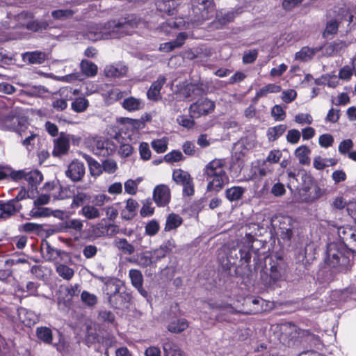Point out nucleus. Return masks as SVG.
<instances>
[{"label":"nucleus","instance_id":"f257e3e1","mask_svg":"<svg viewBox=\"0 0 356 356\" xmlns=\"http://www.w3.org/2000/svg\"><path fill=\"white\" fill-rule=\"evenodd\" d=\"M134 27L131 19L123 18L108 21L104 23H89L85 31V36L92 42L120 38L130 33L129 29Z\"/></svg>","mask_w":356,"mask_h":356},{"label":"nucleus","instance_id":"f03ea898","mask_svg":"<svg viewBox=\"0 0 356 356\" xmlns=\"http://www.w3.org/2000/svg\"><path fill=\"white\" fill-rule=\"evenodd\" d=\"M224 159H215L206 165L203 170L207 177L208 191L219 192L229 181Z\"/></svg>","mask_w":356,"mask_h":356},{"label":"nucleus","instance_id":"7ed1b4c3","mask_svg":"<svg viewBox=\"0 0 356 356\" xmlns=\"http://www.w3.org/2000/svg\"><path fill=\"white\" fill-rule=\"evenodd\" d=\"M350 254L341 244L331 243L327 247L325 263L330 268L343 271L349 265Z\"/></svg>","mask_w":356,"mask_h":356},{"label":"nucleus","instance_id":"20e7f679","mask_svg":"<svg viewBox=\"0 0 356 356\" xmlns=\"http://www.w3.org/2000/svg\"><path fill=\"white\" fill-rule=\"evenodd\" d=\"M280 330L282 332L281 341L284 344L291 348L300 347L305 334L304 330L290 323L282 324Z\"/></svg>","mask_w":356,"mask_h":356},{"label":"nucleus","instance_id":"39448f33","mask_svg":"<svg viewBox=\"0 0 356 356\" xmlns=\"http://www.w3.org/2000/svg\"><path fill=\"white\" fill-rule=\"evenodd\" d=\"M193 12L195 15L191 19L193 26H197L205 20L210 19L214 15L212 0H191Z\"/></svg>","mask_w":356,"mask_h":356},{"label":"nucleus","instance_id":"423d86ee","mask_svg":"<svg viewBox=\"0 0 356 356\" xmlns=\"http://www.w3.org/2000/svg\"><path fill=\"white\" fill-rule=\"evenodd\" d=\"M291 222L289 216H277L272 220V225L282 239L289 241L293 236Z\"/></svg>","mask_w":356,"mask_h":356},{"label":"nucleus","instance_id":"0eeeda50","mask_svg":"<svg viewBox=\"0 0 356 356\" xmlns=\"http://www.w3.org/2000/svg\"><path fill=\"white\" fill-rule=\"evenodd\" d=\"M173 180L183 186V194L191 196L194 194V185L190 174L181 169H177L172 173Z\"/></svg>","mask_w":356,"mask_h":356},{"label":"nucleus","instance_id":"6e6552de","mask_svg":"<svg viewBox=\"0 0 356 356\" xmlns=\"http://www.w3.org/2000/svg\"><path fill=\"white\" fill-rule=\"evenodd\" d=\"M13 177L15 179H24L27 181L32 190L36 188L37 186L40 184L43 179L42 173L38 170H19L13 173Z\"/></svg>","mask_w":356,"mask_h":356},{"label":"nucleus","instance_id":"1a4fd4ad","mask_svg":"<svg viewBox=\"0 0 356 356\" xmlns=\"http://www.w3.org/2000/svg\"><path fill=\"white\" fill-rule=\"evenodd\" d=\"M214 108L215 103L213 101L202 97L190 106L189 111L191 115L198 117L211 113Z\"/></svg>","mask_w":356,"mask_h":356},{"label":"nucleus","instance_id":"9d476101","mask_svg":"<svg viewBox=\"0 0 356 356\" xmlns=\"http://www.w3.org/2000/svg\"><path fill=\"white\" fill-rule=\"evenodd\" d=\"M85 173L86 168L83 163L77 159L73 160L65 171L66 177L74 182L81 181Z\"/></svg>","mask_w":356,"mask_h":356},{"label":"nucleus","instance_id":"9b49d317","mask_svg":"<svg viewBox=\"0 0 356 356\" xmlns=\"http://www.w3.org/2000/svg\"><path fill=\"white\" fill-rule=\"evenodd\" d=\"M116 148L117 147L113 141L103 138H97L95 140L93 152L99 156H107L112 154Z\"/></svg>","mask_w":356,"mask_h":356},{"label":"nucleus","instance_id":"f8f14e48","mask_svg":"<svg viewBox=\"0 0 356 356\" xmlns=\"http://www.w3.org/2000/svg\"><path fill=\"white\" fill-rule=\"evenodd\" d=\"M188 27L189 23L186 24V21L183 18L178 17L168 19L167 22L161 24L159 29L166 35H169L174 34V31L176 29H184Z\"/></svg>","mask_w":356,"mask_h":356},{"label":"nucleus","instance_id":"ddd939ff","mask_svg":"<svg viewBox=\"0 0 356 356\" xmlns=\"http://www.w3.org/2000/svg\"><path fill=\"white\" fill-rule=\"evenodd\" d=\"M100 91L105 103L108 105L121 99L125 94L124 92L121 91L119 88L107 84L102 86Z\"/></svg>","mask_w":356,"mask_h":356},{"label":"nucleus","instance_id":"4468645a","mask_svg":"<svg viewBox=\"0 0 356 356\" xmlns=\"http://www.w3.org/2000/svg\"><path fill=\"white\" fill-rule=\"evenodd\" d=\"M153 198L159 207H164L170 200V191L168 186L161 184L154 189Z\"/></svg>","mask_w":356,"mask_h":356},{"label":"nucleus","instance_id":"2eb2a0df","mask_svg":"<svg viewBox=\"0 0 356 356\" xmlns=\"http://www.w3.org/2000/svg\"><path fill=\"white\" fill-rule=\"evenodd\" d=\"M272 261L270 277L275 282L284 278L286 266L283 259L280 257H276V260H273Z\"/></svg>","mask_w":356,"mask_h":356},{"label":"nucleus","instance_id":"dca6fc26","mask_svg":"<svg viewBox=\"0 0 356 356\" xmlns=\"http://www.w3.org/2000/svg\"><path fill=\"white\" fill-rule=\"evenodd\" d=\"M3 121L8 129L17 132H21L22 131V127L26 122V120L24 118L17 115L13 112H10L9 114L4 116Z\"/></svg>","mask_w":356,"mask_h":356},{"label":"nucleus","instance_id":"f3484780","mask_svg":"<svg viewBox=\"0 0 356 356\" xmlns=\"http://www.w3.org/2000/svg\"><path fill=\"white\" fill-rule=\"evenodd\" d=\"M245 305L250 307L248 310L243 311L245 314H256L266 311L267 309L266 300L260 297L248 298L245 300Z\"/></svg>","mask_w":356,"mask_h":356},{"label":"nucleus","instance_id":"a211bd4d","mask_svg":"<svg viewBox=\"0 0 356 356\" xmlns=\"http://www.w3.org/2000/svg\"><path fill=\"white\" fill-rule=\"evenodd\" d=\"M70 135L61 133L60 136L54 140L53 155L59 156L66 154L70 148Z\"/></svg>","mask_w":356,"mask_h":356},{"label":"nucleus","instance_id":"6ab92c4d","mask_svg":"<svg viewBox=\"0 0 356 356\" xmlns=\"http://www.w3.org/2000/svg\"><path fill=\"white\" fill-rule=\"evenodd\" d=\"M97 279L104 284L102 289L106 300L120 291L121 286L116 280L104 277H98Z\"/></svg>","mask_w":356,"mask_h":356},{"label":"nucleus","instance_id":"aec40b11","mask_svg":"<svg viewBox=\"0 0 356 356\" xmlns=\"http://www.w3.org/2000/svg\"><path fill=\"white\" fill-rule=\"evenodd\" d=\"M282 157V152L278 149L271 150L266 160L264 161L262 166L259 168V173L261 176H266L272 171V168L268 164L277 163Z\"/></svg>","mask_w":356,"mask_h":356},{"label":"nucleus","instance_id":"412c9836","mask_svg":"<svg viewBox=\"0 0 356 356\" xmlns=\"http://www.w3.org/2000/svg\"><path fill=\"white\" fill-rule=\"evenodd\" d=\"M204 89L201 85L196 83H189L184 86L181 90L180 94L184 98L188 100H193L204 94Z\"/></svg>","mask_w":356,"mask_h":356},{"label":"nucleus","instance_id":"4be33fe9","mask_svg":"<svg viewBox=\"0 0 356 356\" xmlns=\"http://www.w3.org/2000/svg\"><path fill=\"white\" fill-rule=\"evenodd\" d=\"M17 314L20 321L26 327H31L39 321V316L34 312L24 307L17 309Z\"/></svg>","mask_w":356,"mask_h":356},{"label":"nucleus","instance_id":"5701e85b","mask_svg":"<svg viewBox=\"0 0 356 356\" xmlns=\"http://www.w3.org/2000/svg\"><path fill=\"white\" fill-rule=\"evenodd\" d=\"M166 81L163 75H159L157 79L154 81L149 88L147 95L148 99L156 101L161 98V90Z\"/></svg>","mask_w":356,"mask_h":356},{"label":"nucleus","instance_id":"b1692460","mask_svg":"<svg viewBox=\"0 0 356 356\" xmlns=\"http://www.w3.org/2000/svg\"><path fill=\"white\" fill-rule=\"evenodd\" d=\"M22 208L20 204H15L14 200L0 202V218H6L18 212Z\"/></svg>","mask_w":356,"mask_h":356},{"label":"nucleus","instance_id":"393cba45","mask_svg":"<svg viewBox=\"0 0 356 356\" xmlns=\"http://www.w3.org/2000/svg\"><path fill=\"white\" fill-rule=\"evenodd\" d=\"M104 74L108 78H119L126 75L127 67L122 63L106 65L104 70Z\"/></svg>","mask_w":356,"mask_h":356},{"label":"nucleus","instance_id":"a878e982","mask_svg":"<svg viewBox=\"0 0 356 356\" xmlns=\"http://www.w3.org/2000/svg\"><path fill=\"white\" fill-rule=\"evenodd\" d=\"M180 4V0H161L157 1L156 6L157 9L169 15H173L177 12V8Z\"/></svg>","mask_w":356,"mask_h":356},{"label":"nucleus","instance_id":"bb28decb","mask_svg":"<svg viewBox=\"0 0 356 356\" xmlns=\"http://www.w3.org/2000/svg\"><path fill=\"white\" fill-rule=\"evenodd\" d=\"M322 49L321 47H303L299 51L295 54V59L302 62L310 60L315 54Z\"/></svg>","mask_w":356,"mask_h":356},{"label":"nucleus","instance_id":"cd10ccee","mask_svg":"<svg viewBox=\"0 0 356 356\" xmlns=\"http://www.w3.org/2000/svg\"><path fill=\"white\" fill-rule=\"evenodd\" d=\"M122 106L129 112H135L144 107V103L140 99L129 97L125 98L122 102Z\"/></svg>","mask_w":356,"mask_h":356},{"label":"nucleus","instance_id":"c85d7f7f","mask_svg":"<svg viewBox=\"0 0 356 356\" xmlns=\"http://www.w3.org/2000/svg\"><path fill=\"white\" fill-rule=\"evenodd\" d=\"M47 55L40 51L26 52L22 54L23 60L30 64H42L46 60Z\"/></svg>","mask_w":356,"mask_h":356},{"label":"nucleus","instance_id":"c756f323","mask_svg":"<svg viewBox=\"0 0 356 356\" xmlns=\"http://www.w3.org/2000/svg\"><path fill=\"white\" fill-rule=\"evenodd\" d=\"M7 16L9 19H13L15 22V26H25L27 22L33 18L32 13L27 11H22L17 14H12L11 13H9Z\"/></svg>","mask_w":356,"mask_h":356},{"label":"nucleus","instance_id":"7c9ffc66","mask_svg":"<svg viewBox=\"0 0 356 356\" xmlns=\"http://www.w3.org/2000/svg\"><path fill=\"white\" fill-rule=\"evenodd\" d=\"M79 214L87 220H94L101 216V212L95 206L86 204L83 206Z\"/></svg>","mask_w":356,"mask_h":356},{"label":"nucleus","instance_id":"2f4dec72","mask_svg":"<svg viewBox=\"0 0 356 356\" xmlns=\"http://www.w3.org/2000/svg\"><path fill=\"white\" fill-rule=\"evenodd\" d=\"M282 90V87L276 83H268L257 91L255 99H259L266 97L269 93H278Z\"/></svg>","mask_w":356,"mask_h":356},{"label":"nucleus","instance_id":"473e14b6","mask_svg":"<svg viewBox=\"0 0 356 356\" xmlns=\"http://www.w3.org/2000/svg\"><path fill=\"white\" fill-rule=\"evenodd\" d=\"M61 227L65 232L72 229L77 232H81L83 227V221L78 218H71L64 221Z\"/></svg>","mask_w":356,"mask_h":356},{"label":"nucleus","instance_id":"72a5a7b5","mask_svg":"<svg viewBox=\"0 0 356 356\" xmlns=\"http://www.w3.org/2000/svg\"><path fill=\"white\" fill-rule=\"evenodd\" d=\"M311 153L310 149L306 145L298 147L295 151V156L298 158L299 163L302 165H308L310 163L309 155Z\"/></svg>","mask_w":356,"mask_h":356},{"label":"nucleus","instance_id":"f704fd0d","mask_svg":"<svg viewBox=\"0 0 356 356\" xmlns=\"http://www.w3.org/2000/svg\"><path fill=\"white\" fill-rule=\"evenodd\" d=\"M114 245L124 254L131 255L135 252L134 246L129 243L126 238H116L114 241Z\"/></svg>","mask_w":356,"mask_h":356},{"label":"nucleus","instance_id":"c9c22d12","mask_svg":"<svg viewBox=\"0 0 356 356\" xmlns=\"http://www.w3.org/2000/svg\"><path fill=\"white\" fill-rule=\"evenodd\" d=\"M245 189L241 186H232L225 191L226 197L230 201L239 200L244 194Z\"/></svg>","mask_w":356,"mask_h":356},{"label":"nucleus","instance_id":"e433bc0d","mask_svg":"<svg viewBox=\"0 0 356 356\" xmlns=\"http://www.w3.org/2000/svg\"><path fill=\"white\" fill-rule=\"evenodd\" d=\"M36 336L42 342L50 344L52 342V331L47 327H38L36 329Z\"/></svg>","mask_w":356,"mask_h":356},{"label":"nucleus","instance_id":"4c0bfd02","mask_svg":"<svg viewBox=\"0 0 356 356\" xmlns=\"http://www.w3.org/2000/svg\"><path fill=\"white\" fill-rule=\"evenodd\" d=\"M56 271L60 277L65 280H70L74 275V269L63 264H57Z\"/></svg>","mask_w":356,"mask_h":356},{"label":"nucleus","instance_id":"58836bf2","mask_svg":"<svg viewBox=\"0 0 356 356\" xmlns=\"http://www.w3.org/2000/svg\"><path fill=\"white\" fill-rule=\"evenodd\" d=\"M163 349L165 356H181L180 348L171 341L164 342Z\"/></svg>","mask_w":356,"mask_h":356},{"label":"nucleus","instance_id":"ea45409f","mask_svg":"<svg viewBox=\"0 0 356 356\" xmlns=\"http://www.w3.org/2000/svg\"><path fill=\"white\" fill-rule=\"evenodd\" d=\"M80 65L82 72L86 76H94L97 73V66L91 61L88 60H83Z\"/></svg>","mask_w":356,"mask_h":356},{"label":"nucleus","instance_id":"a19ab883","mask_svg":"<svg viewBox=\"0 0 356 356\" xmlns=\"http://www.w3.org/2000/svg\"><path fill=\"white\" fill-rule=\"evenodd\" d=\"M182 223V218L177 214L171 213L166 219L165 231L169 232L175 229L181 225Z\"/></svg>","mask_w":356,"mask_h":356},{"label":"nucleus","instance_id":"79ce46f5","mask_svg":"<svg viewBox=\"0 0 356 356\" xmlns=\"http://www.w3.org/2000/svg\"><path fill=\"white\" fill-rule=\"evenodd\" d=\"M286 126L279 124L273 127L268 128L267 131L268 138L270 141H275L280 137L286 131Z\"/></svg>","mask_w":356,"mask_h":356},{"label":"nucleus","instance_id":"37998d69","mask_svg":"<svg viewBox=\"0 0 356 356\" xmlns=\"http://www.w3.org/2000/svg\"><path fill=\"white\" fill-rule=\"evenodd\" d=\"M29 215L33 218L48 217L52 215V211L47 207H42L34 204V207L30 211Z\"/></svg>","mask_w":356,"mask_h":356},{"label":"nucleus","instance_id":"c03bdc74","mask_svg":"<svg viewBox=\"0 0 356 356\" xmlns=\"http://www.w3.org/2000/svg\"><path fill=\"white\" fill-rule=\"evenodd\" d=\"M90 195L84 192H77L73 195V200L72 202V207L76 208L88 203L90 200Z\"/></svg>","mask_w":356,"mask_h":356},{"label":"nucleus","instance_id":"a18cd8bd","mask_svg":"<svg viewBox=\"0 0 356 356\" xmlns=\"http://www.w3.org/2000/svg\"><path fill=\"white\" fill-rule=\"evenodd\" d=\"M188 327L187 321L184 318L178 319L177 321L169 324L168 329L171 332L179 333L185 330Z\"/></svg>","mask_w":356,"mask_h":356},{"label":"nucleus","instance_id":"49530a36","mask_svg":"<svg viewBox=\"0 0 356 356\" xmlns=\"http://www.w3.org/2000/svg\"><path fill=\"white\" fill-rule=\"evenodd\" d=\"M89 102L85 97L75 98L72 102V108L76 113H81L86 110L88 107Z\"/></svg>","mask_w":356,"mask_h":356},{"label":"nucleus","instance_id":"de8ad7c7","mask_svg":"<svg viewBox=\"0 0 356 356\" xmlns=\"http://www.w3.org/2000/svg\"><path fill=\"white\" fill-rule=\"evenodd\" d=\"M86 159L89 166L90 175L94 177L99 176L102 172V166L89 156H86Z\"/></svg>","mask_w":356,"mask_h":356},{"label":"nucleus","instance_id":"09e8293b","mask_svg":"<svg viewBox=\"0 0 356 356\" xmlns=\"http://www.w3.org/2000/svg\"><path fill=\"white\" fill-rule=\"evenodd\" d=\"M339 28V22L337 19H330L327 22L325 31L323 33L324 38L333 36L337 33Z\"/></svg>","mask_w":356,"mask_h":356},{"label":"nucleus","instance_id":"8fccbe9b","mask_svg":"<svg viewBox=\"0 0 356 356\" xmlns=\"http://www.w3.org/2000/svg\"><path fill=\"white\" fill-rule=\"evenodd\" d=\"M168 140L167 138L163 137L160 139L154 140L152 141V147L153 149L157 153H163L168 149Z\"/></svg>","mask_w":356,"mask_h":356},{"label":"nucleus","instance_id":"3c124183","mask_svg":"<svg viewBox=\"0 0 356 356\" xmlns=\"http://www.w3.org/2000/svg\"><path fill=\"white\" fill-rule=\"evenodd\" d=\"M81 300L84 305L90 307H94L97 303L96 295L86 291L81 293Z\"/></svg>","mask_w":356,"mask_h":356},{"label":"nucleus","instance_id":"603ef678","mask_svg":"<svg viewBox=\"0 0 356 356\" xmlns=\"http://www.w3.org/2000/svg\"><path fill=\"white\" fill-rule=\"evenodd\" d=\"M74 11L71 9L55 10L51 12V16L54 19L65 20L74 15Z\"/></svg>","mask_w":356,"mask_h":356},{"label":"nucleus","instance_id":"864d4df0","mask_svg":"<svg viewBox=\"0 0 356 356\" xmlns=\"http://www.w3.org/2000/svg\"><path fill=\"white\" fill-rule=\"evenodd\" d=\"M126 298L120 291L107 300L109 305L115 308L120 307L125 302Z\"/></svg>","mask_w":356,"mask_h":356},{"label":"nucleus","instance_id":"5fc2aeb1","mask_svg":"<svg viewBox=\"0 0 356 356\" xmlns=\"http://www.w3.org/2000/svg\"><path fill=\"white\" fill-rule=\"evenodd\" d=\"M313 248L312 245H307L304 248H299L296 250V257L299 262H302L303 264H307L309 262V261L312 259V257H310L309 255H307V250H312Z\"/></svg>","mask_w":356,"mask_h":356},{"label":"nucleus","instance_id":"6e6d98bb","mask_svg":"<svg viewBox=\"0 0 356 356\" xmlns=\"http://www.w3.org/2000/svg\"><path fill=\"white\" fill-rule=\"evenodd\" d=\"M42 254L46 259L49 261L55 260L60 255L59 251L51 248L48 243H46L45 247L42 248Z\"/></svg>","mask_w":356,"mask_h":356},{"label":"nucleus","instance_id":"4d7b16f0","mask_svg":"<svg viewBox=\"0 0 356 356\" xmlns=\"http://www.w3.org/2000/svg\"><path fill=\"white\" fill-rule=\"evenodd\" d=\"M26 29L33 31H39L47 29L48 24L46 22H38L29 19L26 26Z\"/></svg>","mask_w":356,"mask_h":356},{"label":"nucleus","instance_id":"13d9d810","mask_svg":"<svg viewBox=\"0 0 356 356\" xmlns=\"http://www.w3.org/2000/svg\"><path fill=\"white\" fill-rule=\"evenodd\" d=\"M129 275L134 287H140L143 284V275L140 270L131 269Z\"/></svg>","mask_w":356,"mask_h":356},{"label":"nucleus","instance_id":"bf43d9fd","mask_svg":"<svg viewBox=\"0 0 356 356\" xmlns=\"http://www.w3.org/2000/svg\"><path fill=\"white\" fill-rule=\"evenodd\" d=\"M172 250V245L170 241L162 244L159 248L154 251V255L157 259L163 258Z\"/></svg>","mask_w":356,"mask_h":356},{"label":"nucleus","instance_id":"052dcab7","mask_svg":"<svg viewBox=\"0 0 356 356\" xmlns=\"http://www.w3.org/2000/svg\"><path fill=\"white\" fill-rule=\"evenodd\" d=\"M234 18V13L232 11H227L226 13L220 11L216 13V19L220 25H224L232 22Z\"/></svg>","mask_w":356,"mask_h":356},{"label":"nucleus","instance_id":"680f3d73","mask_svg":"<svg viewBox=\"0 0 356 356\" xmlns=\"http://www.w3.org/2000/svg\"><path fill=\"white\" fill-rule=\"evenodd\" d=\"M140 182V179L136 180L128 179L124 183V191L129 195H135L137 193L138 186Z\"/></svg>","mask_w":356,"mask_h":356},{"label":"nucleus","instance_id":"e2e57ef3","mask_svg":"<svg viewBox=\"0 0 356 356\" xmlns=\"http://www.w3.org/2000/svg\"><path fill=\"white\" fill-rule=\"evenodd\" d=\"M271 115L276 121H282L286 118V112L282 106L276 104L271 109Z\"/></svg>","mask_w":356,"mask_h":356},{"label":"nucleus","instance_id":"0e129e2a","mask_svg":"<svg viewBox=\"0 0 356 356\" xmlns=\"http://www.w3.org/2000/svg\"><path fill=\"white\" fill-rule=\"evenodd\" d=\"M160 229L159 222L156 220H152L145 225V234L148 236H153L156 235Z\"/></svg>","mask_w":356,"mask_h":356},{"label":"nucleus","instance_id":"69168bd1","mask_svg":"<svg viewBox=\"0 0 356 356\" xmlns=\"http://www.w3.org/2000/svg\"><path fill=\"white\" fill-rule=\"evenodd\" d=\"M98 318L105 323L113 324L115 321V315L110 311L103 310L99 312Z\"/></svg>","mask_w":356,"mask_h":356},{"label":"nucleus","instance_id":"338daca9","mask_svg":"<svg viewBox=\"0 0 356 356\" xmlns=\"http://www.w3.org/2000/svg\"><path fill=\"white\" fill-rule=\"evenodd\" d=\"M193 116H194V115H192L191 116L181 115L177 118V121L179 125H181L184 127H186L187 129H191L195 124L194 120L193 119Z\"/></svg>","mask_w":356,"mask_h":356},{"label":"nucleus","instance_id":"774afa93","mask_svg":"<svg viewBox=\"0 0 356 356\" xmlns=\"http://www.w3.org/2000/svg\"><path fill=\"white\" fill-rule=\"evenodd\" d=\"M334 143V138L330 134H324L319 136L318 143L321 147L327 148L331 147Z\"/></svg>","mask_w":356,"mask_h":356}]
</instances>
